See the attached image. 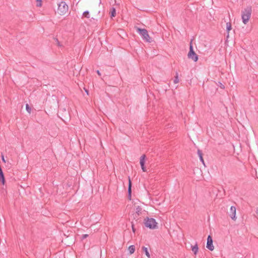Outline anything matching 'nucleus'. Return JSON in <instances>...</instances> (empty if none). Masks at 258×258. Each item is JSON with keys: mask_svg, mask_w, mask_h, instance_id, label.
Returning a JSON list of instances; mask_svg holds the SVG:
<instances>
[{"mask_svg": "<svg viewBox=\"0 0 258 258\" xmlns=\"http://www.w3.org/2000/svg\"><path fill=\"white\" fill-rule=\"evenodd\" d=\"M146 155L143 154L140 158V164L142 168V170L143 172H147V169L145 166L146 163Z\"/></svg>", "mask_w": 258, "mask_h": 258, "instance_id": "obj_6", "label": "nucleus"}, {"mask_svg": "<svg viewBox=\"0 0 258 258\" xmlns=\"http://www.w3.org/2000/svg\"><path fill=\"white\" fill-rule=\"evenodd\" d=\"M41 5H42V4H41V2H39L37 4V6L38 7H41Z\"/></svg>", "mask_w": 258, "mask_h": 258, "instance_id": "obj_20", "label": "nucleus"}, {"mask_svg": "<svg viewBox=\"0 0 258 258\" xmlns=\"http://www.w3.org/2000/svg\"><path fill=\"white\" fill-rule=\"evenodd\" d=\"M142 249L144 250V251L146 255L148 258H151L150 254L148 251V249L147 247L143 246L142 247Z\"/></svg>", "mask_w": 258, "mask_h": 258, "instance_id": "obj_10", "label": "nucleus"}, {"mask_svg": "<svg viewBox=\"0 0 258 258\" xmlns=\"http://www.w3.org/2000/svg\"><path fill=\"white\" fill-rule=\"evenodd\" d=\"M252 10L250 7H247L241 11V17L242 23L247 25L249 22L251 15Z\"/></svg>", "mask_w": 258, "mask_h": 258, "instance_id": "obj_1", "label": "nucleus"}, {"mask_svg": "<svg viewBox=\"0 0 258 258\" xmlns=\"http://www.w3.org/2000/svg\"><path fill=\"white\" fill-rule=\"evenodd\" d=\"M2 160H3V161L4 162L6 163V160H5V158H4V156H2Z\"/></svg>", "mask_w": 258, "mask_h": 258, "instance_id": "obj_21", "label": "nucleus"}, {"mask_svg": "<svg viewBox=\"0 0 258 258\" xmlns=\"http://www.w3.org/2000/svg\"><path fill=\"white\" fill-rule=\"evenodd\" d=\"M69 7L64 2H61L58 5V8L57 10V13L61 15H65L68 12Z\"/></svg>", "mask_w": 258, "mask_h": 258, "instance_id": "obj_3", "label": "nucleus"}, {"mask_svg": "<svg viewBox=\"0 0 258 258\" xmlns=\"http://www.w3.org/2000/svg\"><path fill=\"white\" fill-rule=\"evenodd\" d=\"M206 247L211 251H213L214 249V246L213 244V239L210 235L208 236Z\"/></svg>", "mask_w": 258, "mask_h": 258, "instance_id": "obj_8", "label": "nucleus"}, {"mask_svg": "<svg viewBox=\"0 0 258 258\" xmlns=\"http://www.w3.org/2000/svg\"><path fill=\"white\" fill-rule=\"evenodd\" d=\"M200 159H201V160L202 162H204V159H203V158L202 153H200Z\"/></svg>", "mask_w": 258, "mask_h": 258, "instance_id": "obj_19", "label": "nucleus"}, {"mask_svg": "<svg viewBox=\"0 0 258 258\" xmlns=\"http://www.w3.org/2000/svg\"><path fill=\"white\" fill-rule=\"evenodd\" d=\"M87 236H88V235H87V234H85V235H84L83 236V238H85L87 237Z\"/></svg>", "mask_w": 258, "mask_h": 258, "instance_id": "obj_23", "label": "nucleus"}, {"mask_svg": "<svg viewBox=\"0 0 258 258\" xmlns=\"http://www.w3.org/2000/svg\"><path fill=\"white\" fill-rule=\"evenodd\" d=\"M110 14L111 17H114L116 15V10L115 8H112L110 10Z\"/></svg>", "mask_w": 258, "mask_h": 258, "instance_id": "obj_12", "label": "nucleus"}, {"mask_svg": "<svg viewBox=\"0 0 258 258\" xmlns=\"http://www.w3.org/2000/svg\"><path fill=\"white\" fill-rule=\"evenodd\" d=\"M174 82L176 84L178 83V79L177 76L176 77V78H175V79Z\"/></svg>", "mask_w": 258, "mask_h": 258, "instance_id": "obj_18", "label": "nucleus"}, {"mask_svg": "<svg viewBox=\"0 0 258 258\" xmlns=\"http://www.w3.org/2000/svg\"><path fill=\"white\" fill-rule=\"evenodd\" d=\"M226 28H227V30L228 32H229L232 29L231 24L227 23L226 24Z\"/></svg>", "mask_w": 258, "mask_h": 258, "instance_id": "obj_13", "label": "nucleus"}, {"mask_svg": "<svg viewBox=\"0 0 258 258\" xmlns=\"http://www.w3.org/2000/svg\"><path fill=\"white\" fill-rule=\"evenodd\" d=\"M137 30L139 33L143 36V38L148 42H150L151 38L147 30L137 28Z\"/></svg>", "mask_w": 258, "mask_h": 258, "instance_id": "obj_5", "label": "nucleus"}, {"mask_svg": "<svg viewBox=\"0 0 258 258\" xmlns=\"http://www.w3.org/2000/svg\"><path fill=\"white\" fill-rule=\"evenodd\" d=\"M191 250L195 254H197L199 250L198 244H196L195 245L192 246L191 247Z\"/></svg>", "mask_w": 258, "mask_h": 258, "instance_id": "obj_9", "label": "nucleus"}, {"mask_svg": "<svg viewBox=\"0 0 258 258\" xmlns=\"http://www.w3.org/2000/svg\"><path fill=\"white\" fill-rule=\"evenodd\" d=\"M26 109L29 114L31 113V109L28 104L26 105Z\"/></svg>", "mask_w": 258, "mask_h": 258, "instance_id": "obj_14", "label": "nucleus"}, {"mask_svg": "<svg viewBox=\"0 0 258 258\" xmlns=\"http://www.w3.org/2000/svg\"><path fill=\"white\" fill-rule=\"evenodd\" d=\"M128 250L131 254H133L135 251V247L134 245H131L128 247Z\"/></svg>", "mask_w": 258, "mask_h": 258, "instance_id": "obj_11", "label": "nucleus"}, {"mask_svg": "<svg viewBox=\"0 0 258 258\" xmlns=\"http://www.w3.org/2000/svg\"><path fill=\"white\" fill-rule=\"evenodd\" d=\"M187 56L188 58L192 59L195 62L197 61L199 58L198 55L196 53V52L194 50L191 43H190V45L189 51L187 54Z\"/></svg>", "mask_w": 258, "mask_h": 258, "instance_id": "obj_4", "label": "nucleus"}, {"mask_svg": "<svg viewBox=\"0 0 258 258\" xmlns=\"http://www.w3.org/2000/svg\"><path fill=\"white\" fill-rule=\"evenodd\" d=\"M97 74L99 75H100V73L99 72V71H97Z\"/></svg>", "mask_w": 258, "mask_h": 258, "instance_id": "obj_24", "label": "nucleus"}, {"mask_svg": "<svg viewBox=\"0 0 258 258\" xmlns=\"http://www.w3.org/2000/svg\"><path fill=\"white\" fill-rule=\"evenodd\" d=\"M83 15L85 17L89 18V13L88 11L84 12Z\"/></svg>", "mask_w": 258, "mask_h": 258, "instance_id": "obj_15", "label": "nucleus"}, {"mask_svg": "<svg viewBox=\"0 0 258 258\" xmlns=\"http://www.w3.org/2000/svg\"><path fill=\"white\" fill-rule=\"evenodd\" d=\"M144 224L146 227L151 229H157L158 227V223L155 219L152 218H147L145 219Z\"/></svg>", "mask_w": 258, "mask_h": 258, "instance_id": "obj_2", "label": "nucleus"}, {"mask_svg": "<svg viewBox=\"0 0 258 258\" xmlns=\"http://www.w3.org/2000/svg\"><path fill=\"white\" fill-rule=\"evenodd\" d=\"M236 208L234 206H231L230 211L229 212V215L231 217V218L234 220L235 221L237 219L236 217Z\"/></svg>", "mask_w": 258, "mask_h": 258, "instance_id": "obj_7", "label": "nucleus"}, {"mask_svg": "<svg viewBox=\"0 0 258 258\" xmlns=\"http://www.w3.org/2000/svg\"><path fill=\"white\" fill-rule=\"evenodd\" d=\"M128 186H132V182L130 177H128Z\"/></svg>", "mask_w": 258, "mask_h": 258, "instance_id": "obj_16", "label": "nucleus"}, {"mask_svg": "<svg viewBox=\"0 0 258 258\" xmlns=\"http://www.w3.org/2000/svg\"><path fill=\"white\" fill-rule=\"evenodd\" d=\"M132 230H133V231L134 232H135V229L134 228V226H133V225H132Z\"/></svg>", "mask_w": 258, "mask_h": 258, "instance_id": "obj_22", "label": "nucleus"}, {"mask_svg": "<svg viewBox=\"0 0 258 258\" xmlns=\"http://www.w3.org/2000/svg\"><path fill=\"white\" fill-rule=\"evenodd\" d=\"M131 187L132 186H128V194L130 196H131Z\"/></svg>", "mask_w": 258, "mask_h": 258, "instance_id": "obj_17", "label": "nucleus"}]
</instances>
